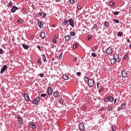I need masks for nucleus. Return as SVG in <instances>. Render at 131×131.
Segmentation results:
<instances>
[{"mask_svg": "<svg viewBox=\"0 0 131 131\" xmlns=\"http://www.w3.org/2000/svg\"><path fill=\"white\" fill-rule=\"evenodd\" d=\"M88 84L90 88L93 86L95 84V80L92 79H90Z\"/></svg>", "mask_w": 131, "mask_h": 131, "instance_id": "obj_1", "label": "nucleus"}, {"mask_svg": "<svg viewBox=\"0 0 131 131\" xmlns=\"http://www.w3.org/2000/svg\"><path fill=\"white\" fill-rule=\"evenodd\" d=\"M114 100V98L110 96L109 97H106L104 99V102H108L110 101V102H112Z\"/></svg>", "mask_w": 131, "mask_h": 131, "instance_id": "obj_2", "label": "nucleus"}, {"mask_svg": "<svg viewBox=\"0 0 131 131\" xmlns=\"http://www.w3.org/2000/svg\"><path fill=\"white\" fill-rule=\"evenodd\" d=\"M29 126L30 127L32 128L33 129H35V128H36V124H35V123L33 122H31L29 123Z\"/></svg>", "mask_w": 131, "mask_h": 131, "instance_id": "obj_3", "label": "nucleus"}, {"mask_svg": "<svg viewBox=\"0 0 131 131\" xmlns=\"http://www.w3.org/2000/svg\"><path fill=\"white\" fill-rule=\"evenodd\" d=\"M69 23V25L73 28L74 27V20H73V19L70 18L68 20Z\"/></svg>", "mask_w": 131, "mask_h": 131, "instance_id": "obj_4", "label": "nucleus"}, {"mask_svg": "<svg viewBox=\"0 0 131 131\" xmlns=\"http://www.w3.org/2000/svg\"><path fill=\"white\" fill-rule=\"evenodd\" d=\"M106 52L108 54H112L113 52V51L111 48H108L106 49Z\"/></svg>", "mask_w": 131, "mask_h": 131, "instance_id": "obj_5", "label": "nucleus"}, {"mask_svg": "<svg viewBox=\"0 0 131 131\" xmlns=\"http://www.w3.org/2000/svg\"><path fill=\"white\" fill-rule=\"evenodd\" d=\"M79 128L80 130H84V129H85L84 124L82 123H80L79 125Z\"/></svg>", "mask_w": 131, "mask_h": 131, "instance_id": "obj_6", "label": "nucleus"}, {"mask_svg": "<svg viewBox=\"0 0 131 131\" xmlns=\"http://www.w3.org/2000/svg\"><path fill=\"white\" fill-rule=\"evenodd\" d=\"M39 100H40L39 97H36V98H35L34 100L33 101L32 103H33L34 104H35L37 103V102H38V101H39Z\"/></svg>", "mask_w": 131, "mask_h": 131, "instance_id": "obj_7", "label": "nucleus"}, {"mask_svg": "<svg viewBox=\"0 0 131 131\" xmlns=\"http://www.w3.org/2000/svg\"><path fill=\"white\" fill-rule=\"evenodd\" d=\"M47 93L49 95H51L52 94V89L50 86L48 88V89L47 90Z\"/></svg>", "mask_w": 131, "mask_h": 131, "instance_id": "obj_8", "label": "nucleus"}, {"mask_svg": "<svg viewBox=\"0 0 131 131\" xmlns=\"http://www.w3.org/2000/svg\"><path fill=\"white\" fill-rule=\"evenodd\" d=\"M24 97H25V99L27 101H29V100L30 99V98H29V96L27 94H24Z\"/></svg>", "mask_w": 131, "mask_h": 131, "instance_id": "obj_9", "label": "nucleus"}, {"mask_svg": "<svg viewBox=\"0 0 131 131\" xmlns=\"http://www.w3.org/2000/svg\"><path fill=\"white\" fill-rule=\"evenodd\" d=\"M114 59L117 62H118L119 61V56L117 54H114Z\"/></svg>", "mask_w": 131, "mask_h": 131, "instance_id": "obj_10", "label": "nucleus"}, {"mask_svg": "<svg viewBox=\"0 0 131 131\" xmlns=\"http://www.w3.org/2000/svg\"><path fill=\"white\" fill-rule=\"evenodd\" d=\"M125 104L124 103H122L121 105V107L118 108V111H120L121 109L123 110L125 107Z\"/></svg>", "mask_w": 131, "mask_h": 131, "instance_id": "obj_11", "label": "nucleus"}, {"mask_svg": "<svg viewBox=\"0 0 131 131\" xmlns=\"http://www.w3.org/2000/svg\"><path fill=\"white\" fill-rule=\"evenodd\" d=\"M7 65H5L4 66H3V67L2 68V69H1V73L3 74L4 73V72H5V71H6V69H7Z\"/></svg>", "mask_w": 131, "mask_h": 131, "instance_id": "obj_12", "label": "nucleus"}, {"mask_svg": "<svg viewBox=\"0 0 131 131\" xmlns=\"http://www.w3.org/2000/svg\"><path fill=\"white\" fill-rule=\"evenodd\" d=\"M16 10H18V8L14 6L11 9V11L12 12L14 13L15 12H16Z\"/></svg>", "mask_w": 131, "mask_h": 131, "instance_id": "obj_13", "label": "nucleus"}, {"mask_svg": "<svg viewBox=\"0 0 131 131\" xmlns=\"http://www.w3.org/2000/svg\"><path fill=\"white\" fill-rule=\"evenodd\" d=\"M122 76L124 77V78H125L127 76V74H126V72L123 70L122 72Z\"/></svg>", "mask_w": 131, "mask_h": 131, "instance_id": "obj_14", "label": "nucleus"}, {"mask_svg": "<svg viewBox=\"0 0 131 131\" xmlns=\"http://www.w3.org/2000/svg\"><path fill=\"white\" fill-rule=\"evenodd\" d=\"M37 24L40 28H41L43 26L42 23L41 21H38Z\"/></svg>", "mask_w": 131, "mask_h": 131, "instance_id": "obj_15", "label": "nucleus"}, {"mask_svg": "<svg viewBox=\"0 0 131 131\" xmlns=\"http://www.w3.org/2000/svg\"><path fill=\"white\" fill-rule=\"evenodd\" d=\"M53 95L55 97H57L59 95V93L57 91H55L54 94Z\"/></svg>", "mask_w": 131, "mask_h": 131, "instance_id": "obj_16", "label": "nucleus"}, {"mask_svg": "<svg viewBox=\"0 0 131 131\" xmlns=\"http://www.w3.org/2000/svg\"><path fill=\"white\" fill-rule=\"evenodd\" d=\"M18 122L19 124H22L23 121H22V119H21V118H18Z\"/></svg>", "mask_w": 131, "mask_h": 131, "instance_id": "obj_17", "label": "nucleus"}, {"mask_svg": "<svg viewBox=\"0 0 131 131\" xmlns=\"http://www.w3.org/2000/svg\"><path fill=\"white\" fill-rule=\"evenodd\" d=\"M62 78L64 79V80H68L69 79V77L66 75V74L63 75L62 76Z\"/></svg>", "mask_w": 131, "mask_h": 131, "instance_id": "obj_18", "label": "nucleus"}, {"mask_svg": "<svg viewBox=\"0 0 131 131\" xmlns=\"http://www.w3.org/2000/svg\"><path fill=\"white\" fill-rule=\"evenodd\" d=\"M116 59H114V58L111 59V63H112V64H115V62H116Z\"/></svg>", "mask_w": 131, "mask_h": 131, "instance_id": "obj_19", "label": "nucleus"}, {"mask_svg": "<svg viewBox=\"0 0 131 131\" xmlns=\"http://www.w3.org/2000/svg\"><path fill=\"white\" fill-rule=\"evenodd\" d=\"M23 47L24 49H27V50L28 49V48H29V46H28V45H26L25 44H23Z\"/></svg>", "mask_w": 131, "mask_h": 131, "instance_id": "obj_20", "label": "nucleus"}, {"mask_svg": "<svg viewBox=\"0 0 131 131\" xmlns=\"http://www.w3.org/2000/svg\"><path fill=\"white\" fill-rule=\"evenodd\" d=\"M40 37L42 38H45V34L43 32H41L40 34Z\"/></svg>", "mask_w": 131, "mask_h": 131, "instance_id": "obj_21", "label": "nucleus"}, {"mask_svg": "<svg viewBox=\"0 0 131 131\" xmlns=\"http://www.w3.org/2000/svg\"><path fill=\"white\" fill-rule=\"evenodd\" d=\"M98 48V46H96V47L93 48L92 50V51L95 52V51H96L97 50Z\"/></svg>", "mask_w": 131, "mask_h": 131, "instance_id": "obj_22", "label": "nucleus"}, {"mask_svg": "<svg viewBox=\"0 0 131 131\" xmlns=\"http://www.w3.org/2000/svg\"><path fill=\"white\" fill-rule=\"evenodd\" d=\"M39 15L40 16H42V17H46V13H40L39 14Z\"/></svg>", "mask_w": 131, "mask_h": 131, "instance_id": "obj_23", "label": "nucleus"}, {"mask_svg": "<svg viewBox=\"0 0 131 131\" xmlns=\"http://www.w3.org/2000/svg\"><path fill=\"white\" fill-rule=\"evenodd\" d=\"M68 23H69V20H65L63 24H64L65 26L68 25Z\"/></svg>", "mask_w": 131, "mask_h": 131, "instance_id": "obj_24", "label": "nucleus"}, {"mask_svg": "<svg viewBox=\"0 0 131 131\" xmlns=\"http://www.w3.org/2000/svg\"><path fill=\"white\" fill-rule=\"evenodd\" d=\"M65 39L67 41L69 40V39H70V35L66 36Z\"/></svg>", "mask_w": 131, "mask_h": 131, "instance_id": "obj_25", "label": "nucleus"}, {"mask_svg": "<svg viewBox=\"0 0 131 131\" xmlns=\"http://www.w3.org/2000/svg\"><path fill=\"white\" fill-rule=\"evenodd\" d=\"M17 23L18 24H21L23 23V20H22V19H19L17 20Z\"/></svg>", "mask_w": 131, "mask_h": 131, "instance_id": "obj_26", "label": "nucleus"}, {"mask_svg": "<svg viewBox=\"0 0 131 131\" xmlns=\"http://www.w3.org/2000/svg\"><path fill=\"white\" fill-rule=\"evenodd\" d=\"M107 110H108V111H112V110H113V108L112 106H108L107 108Z\"/></svg>", "mask_w": 131, "mask_h": 131, "instance_id": "obj_27", "label": "nucleus"}, {"mask_svg": "<svg viewBox=\"0 0 131 131\" xmlns=\"http://www.w3.org/2000/svg\"><path fill=\"white\" fill-rule=\"evenodd\" d=\"M86 106L85 105H83L82 106H81V108H82V110H86Z\"/></svg>", "mask_w": 131, "mask_h": 131, "instance_id": "obj_28", "label": "nucleus"}, {"mask_svg": "<svg viewBox=\"0 0 131 131\" xmlns=\"http://www.w3.org/2000/svg\"><path fill=\"white\" fill-rule=\"evenodd\" d=\"M117 34H118V36H121L123 35V32H119L117 33Z\"/></svg>", "mask_w": 131, "mask_h": 131, "instance_id": "obj_29", "label": "nucleus"}, {"mask_svg": "<svg viewBox=\"0 0 131 131\" xmlns=\"http://www.w3.org/2000/svg\"><path fill=\"white\" fill-rule=\"evenodd\" d=\"M64 102V100L63 99H60V101H59V103H60V104H62V103H63Z\"/></svg>", "mask_w": 131, "mask_h": 131, "instance_id": "obj_30", "label": "nucleus"}, {"mask_svg": "<svg viewBox=\"0 0 131 131\" xmlns=\"http://www.w3.org/2000/svg\"><path fill=\"white\" fill-rule=\"evenodd\" d=\"M46 96H47L46 94H41L40 95V97H45Z\"/></svg>", "mask_w": 131, "mask_h": 131, "instance_id": "obj_31", "label": "nucleus"}, {"mask_svg": "<svg viewBox=\"0 0 131 131\" xmlns=\"http://www.w3.org/2000/svg\"><path fill=\"white\" fill-rule=\"evenodd\" d=\"M105 26L106 27H109V24H108V22L106 21V22L105 23Z\"/></svg>", "mask_w": 131, "mask_h": 131, "instance_id": "obj_32", "label": "nucleus"}, {"mask_svg": "<svg viewBox=\"0 0 131 131\" xmlns=\"http://www.w3.org/2000/svg\"><path fill=\"white\" fill-rule=\"evenodd\" d=\"M84 80L86 81H89V78L88 77H85L84 78Z\"/></svg>", "mask_w": 131, "mask_h": 131, "instance_id": "obj_33", "label": "nucleus"}, {"mask_svg": "<svg viewBox=\"0 0 131 131\" xmlns=\"http://www.w3.org/2000/svg\"><path fill=\"white\" fill-rule=\"evenodd\" d=\"M42 58H43V61H45L46 60V56L44 54L42 55Z\"/></svg>", "mask_w": 131, "mask_h": 131, "instance_id": "obj_34", "label": "nucleus"}, {"mask_svg": "<svg viewBox=\"0 0 131 131\" xmlns=\"http://www.w3.org/2000/svg\"><path fill=\"white\" fill-rule=\"evenodd\" d=\"M120 13L119 12H115L113 13V14L115 15H118Z\"/></svg>", "mask_w": 131, "mask_h": 131, "instance_id": "obj_35", "label": "nucleus"}, {"mask_svg": "<svg viewBox=\"0 0 131 131\" xmlns=\"http://www.w3.org/2000/svg\"><path fill=\"white\" fill-rule=\"evenodd\" d=\"M70 35L72 36H74L75 35V33L74 32H72L71 33H70Z\"/></svg>", "mask_w": 131, "mask_h": 131, "instance_id": "obj_36", "label": "nucleus"}, {"mask_svg": "<svg viewBox=\"0 0 131 131\" xmlns=\"http://www.w3.org/2000/svg\"><path fill=\"white\" fill-rule=\"evenodd\" d=\"M70 3L73 4L75 2V0H69Z\"/></svg>", "mask_w": 131, "mask_h": 131, "instance_id": "obj_37", "label": "nucleus"}, {"mask_svg": "<svg viewBox=\"0 0 131 131\" xmlns=\"http://www.w3.org/2000/svg\"><path fill=\"white\" fill-rule=\"evenodd\" d=\"M4 53V50L2 49H0V54H3Z\"/></svg>", "mask_w": 131, "mask_h": 131, "instance_id": "obj_38", "label": "nucleus"}, {"mask_svg": "<svg viewBox=\"0 0 131 131\" xmlns=\"http://www.w3.org/2000/svg\"><path fill=\"white\" fill-rule=\"evenodd\" d=\"M116 129V126H113L112 127V130L113 131H115Z\"/></svg>", "mask_w": 131, "mask_h": 131, "instance_id": "obj_39", "label": "nucleus"}, {"mask_svg": "<svg viewBox=\"0 0 131 131\" xmlns=\"http://www.w3.org/2000/svg\"><path fill=\"white\" fill-rule=\"evenodd\" d=\"M37 63H40V64H41V59H39L37 61Z\"/></svg>", "mask_w": 131, "mask_h": 131, "instance_id": "obj_40", "label": "nucleus"}, {"mask_svg": "<svg viewBox=\"0 0 131 131\" xmlns=\"http://www.w3.org/2000/svg\"><path fill=\"white\" fill-rule=\"evenodd\" d=\"M91 55L94 57H95L96 56V54L94 53H92Z\"/></svg>", "mask_w": 131, "mask_h": 131, "instance_id": "obj_41", "label": "nucleus"}, {"mask_svg": "<svg viewBox=\"0 0 131 131\" xmlns=\"http://www.w3.org/2000/svg\"><path fill=\"white\" fill-rule=\"evenodd\" d=\"M62 55H63L62 53L60 54V55L59 56V58L61 59L62 57Z\"/></svg>", "mask_w": 131, "mask_h": 131, "instance_id": "obj_42", "label": "nucleus"}, {"mask_svg": "<svg viewBox=\"0 0 131 131\" xmlns=\"http://www.w3.org/2000/svg\"><path fill=\"white\" fill-rule=\"evenodd\" d=\"M78 47V45L77 44H75V45H74L73 46V48L74 49H76V48Z\"/></svg>", "mask_w": 131, "mask_h": 131, "instance_id": "obj_43", "label": "nucleus"}, {"mask_svg": "<svg viewBox=\"0 0 131 131\" xmlns=\"http://www.w3.org/2000/svg\"><path fill=\"white\" fill-rule=\"evenodd\" d=\"M114 4V3L113 2H111L110 3V5L113 6Z\"/></svg>", "mask_w": 131, "mask_h": 131, "instance_id": "obj_44", "label": "nucleus"}, {"mask_svg": "<svg viewBox=\"0 0 131 131\" xmlns=\"http://www.w3.org/2000/svg\"><path fill=\"white\" fill-rule=\"evenodd\" d=\"M38 75L40 76L41 78H42L44 76V74L40 73Z\"/></svg>", "mask_w": 131, "mask_h": 131, "instance_id": "obj_45", "label": "nucleus"}, {"mask_svg": "<svg viewBox=\"0 0 131 131\" xmlns=\"http://www.w3.org/2000/svg\"><path fill=\"white\" fill-rule=\"evenodd\" d=\"M53 42H54L55 43H56L57 41H56V39L55 38H54L53 39Z\"/></svg>", "mask_w": 131, "mask_h": 131, "instance_id": "obj_46", "label": "nucleus"}, {"mask_svg": "<svg viewBox=\"0 0 131 131\" xmlns=\"http://www.w3.org/2000/svg\"><path fill=\"white\" fill-rule=\"evenodd\" d=\"M77 60V58L76 57H75L74 58V60H73V61H74V62H75V61H76Z\"/></svg>", "mask_w": 131, "mask_h": 131, "instance_id": "obj_47", "label": "nucleus"}, {"mask_svg": "<svg viewBox=\"0 0 131 131\" xmlns=\"http://www.w3.org/2000/svg\"><path fill=\"white\" fill-rule=\"evenodd\" d=\"M92 38V37L91 36H89L88 37H87V40H90V39Z\"/></svg>", "mask_w": 131, "mask_h": 131, "instance_id": "obj_48", "label": "nucleus"}, {"mask_svg": "<svg viewBox=\"0 0 131 131\" xmlns=\"http://www.w3.org/2000/svg\"><path fill=\"white\" fill-rule=\"evenodd\" d=\"M12 3L10 2L9 4H8V6L9 7H11L12 6Z\"/></svg>", "mask_w": 131, "mask_h": 131, "instance_id": "obj_49", "label": "nucleus"}, {"mask_svg": "<svg viewBox=\"0 0 131 131\" xmlns=\"http://www.w3.org/2000/svg\"><path fill=\"white\" fill-rule=\"evenodd\" d=\"M127 58V54H126L125 55V56L124 57V59H126Z\"/></svg>", "mask_w": 131, "mask_h": 131, "instance_id": "obj_50", "label": "nucleus"}, {"mask_svg": "<svg viewBox=\"0 0 131 131\" xmlns=\"http://www.w3.org/2000/svg\"><path fill=\"white\" fill-rule=\"evenodd\" d=\"M103 90V88H101L99 90V92H101Z\"/></svg>", "mask_w": 131, "mask_h": 131, "instance_id": "obj_51", "label": "nucleus"}, {"mask_svg": "<svg viewBox=\"0 0 131 131\" xmlns=\"http://www.w3.org/2000/svg\"><path fill=\"white\" fill-rule=\"evenodd\" d=\"M76 74H77V76H80V74H81V73H80V72H77V73H76Z\"/></svg>", "mask_w": 131, "mask_h": 131, "instance_id": "obj_52", "label": "nucleus"}, {"mask_svg": "<svg viewBox=\"0 0 131 131\" xmlns=\"http://www.w3.org/2000/svg\"><path fill=\"white\" fill-rule=\"evenodd\" d=\"M114 21H115L116 23H119V21L118 20H115Z\"/></svg>", "mask_w": 131, "mask_h": 131, "instance_id": "obj_53", "label": "nucleus"}, {"mask_svg": "<svg viewBox=\"0 0 131 131\" xmlns=\"http://www.w3.org/2000/svg\"><path fill=\"white\" fill-rule=\"evenodd\" d=\"M77 9H80V7L79 6H77Z\"/></svg>", "mask_w": 131, "mask_h": 131, "instance_id": "obj_54", "label": "nucleus"}, {"mask_svg": "<svg viewBox=\"0 0 131 131\" xmlns=\"http://www.w3.org/2000/svg\"><path fill=\"white\" fill-rule=\"evenodd\" d=\"M97 27V26L95 25L94 26V29H96Z\"/></svg>", "mask_w": 131, "mask_h": 131, "instance_id": "obj_55", "label": "nucleus"}, {"mask_svg": "<svg viewBox=\"0 0 131 131\" xmlns=\"http://www.w3.org/2000/svg\"><path fill=\"white\" fill-rule=\"evenodd\" d=\"M58 38V36L57 35H55V38H56L57 39Z\"/></svg>", "mask_w": 131, "mask_h": 131, "instance_id": "obj_56", "label": "nucleus"}, {"mask_svg": "<svg viewBox=\"0 0 131 131\" xmlns=\"http://www.w3.org/2000/svg\"><path fill=\"white\" fill-rule=\"evenodd\" d=\"M97 88H98V89H99V83H97Z\"/></svg>", "mask_w": 131, "mask_h": 131, "instance_id": "obj_57", "label": "nucleus"}, {"mask_svg": "<svg viewBox=\"0 0 131 131\" xmlns=\"http://www.w3.org/2000/svg\"><path fill=\"white\" fill-rule=\"evenodd\" d=\"M37 48L40 50V46H37Z\"/></svg>", "mask_w": 131, "mask_h": 131, "instance_id": "obj_58", "label": "nucleus"}, {"mask_svg": "<svg viewBox=\"0 0 131 131\" xmlns=\"http://www.w3.org/2000/svg\"><path fill=\"white\" fill-rule=\"evenodd\" d=\"M116 101H117V99H115V100H114V102L115 103L116 102Z\"/></svg>", "mask_w": 131, "mask_h": 131, "instance_id": "obj_59", "label": "nucleus"}, {"mask_svg": "<svg viewBox=\"0 0 131 131\" xmlns=\"http://www.w3.org/2000/svg\"><path fill=\"white\" fill-rule=\"evenodd\" d=\"M60 0H56V2H59Z\"/></svg>", "mask_w": 131, "mask_h": 131, "instance_id": "obj_60", "label": "nucleus"}, {"mask_svg": "<svg viewBox=\"0 0 131 131\" xmlns=\"http://www.w3.org/2000/svg\"><path fill=\"white\" fill-rule=\"evenodd\" d=\"M127 42H129V39L127 40Z\"/></svg>", "mask_w": 131, "mask_h": 131, "instance_id": "obj_61", "label": "nucleus"}, {"mask_svg": "<svg viewBox=\"0 0 131 131\" xmlns=\"http://www.w3.org/2000/svg\"><path fill=\"white\" fill-rule=\"evenodd\" d=\"M31 37H33V35L31 36Z\"/></svg>", "mask_w": 131, "mask_h": 131, "instance_id": "obj_62", "label": "nucleus"}, {"mask_svg": "<svg viewBox=\"0 0 131 131\" xmlns=\"http://www.w3.org/2000/svg\"><path fill=\"white\" fill-rule=\"evenodd\" d=\"M53 27H55V25H53Z\"/></svg>", "mask_w": 131, "mask_h": 131, "instance_id": "obj_63", "label": "nucleus"}, {"mask_svg": "<svg viewBox=\"0 0 131 131\" xmlns=\"http://www.w3.org/2000/svg\"><path fill=\"white\" fill-rule=\"evenodd\" d=\"M130 48H131V44H130Z\"/></svg>", "mask_w": 131, "mask_h": 131, "instance_id": "obj_64", "label": "nucleus"}]
</instances>
